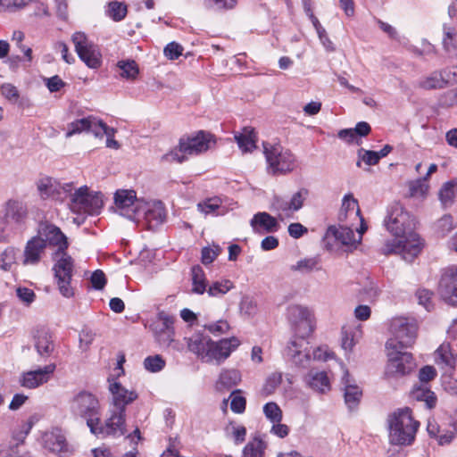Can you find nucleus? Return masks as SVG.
Segmentation results:
<instances>
[{"mask_svg":"<svg viewBox=\"0 0 457 457\" xmlns=\"http://www.w3.org/2000/svg\"><path fill=\"white\" fill-rule=\"evenodd\" d=\"M441 298L450 305L457 306V266L452 265L443 270L438 284Z\"/></svg>","mask_w":457,"mask_h":457,"instance_id":"obj_14","label":"nucleus"},{"mask_svg":"<svg viewBox=\"0 0 457 457\" xmlns=\"http://www.w3.org/2000/svg\"><path fill=\"white\" fill-rule=\"evenodd\" d=\"M240 390H236L229 395V398L231 399L230 409L236 413H242L245 410L246 400L244 396L240 395Z\"/></svg>","mask_w":457,"mask_h":457,"instance_id":"obj_51","label":"nucleus"},{"mask_svg":"<svg viewBox=\"0 0 457 457\" xmlns=\"http://www.w3.org/2000/svg\"><path fill=\"white\" fill-rule=\"evenodd\" d=\"M308 345L309 343L305 337H299L289 343L287 354L296 366L303 368L309 366L312 356Z\"/></svg>","mask_w":457,"mask_h":457,"instance_id":"obj_18","label":"nucleus"},{"mask_svg":"<svg viewBox=\"0 0 457 457\" xmlns=\"http://www.w3.org/2000/svg\"><path fill=\"white\" fill-rule=\"evenodd\" d=\"M108 16L114 21H122L128 12L127 5L123 3L113 1L109 3L106 11Z\"/></svg>","mask_w":457,"mask_h":457,"instance_id":"obj_43","label":"nucleus"},{"mask_svg":"<svg viewBox=\"0 0 457 457\" xmlns=\"http://www.w3.org/2000/svg\"><path fill=\"white\" fill-rule=\"evenodd\" d=\"M159 319L162 321V327L156 334L157 340L163 346H170L174 341L173 319L166 314L160 313Z\"/></svg>","mask_w":457,"mask_h":457,"instance_id":"obj_27","label":"nucleus"},{"mask_svg":"<svg viewBox=\"0 0 457 457\" xmlns=\"http://www.w3.org/2000/svg\"><path fill=\"white\" fill-rule=\"evenodd\" d=\"M455 189H457V178L445 182L438 192L441 204L445 207L451 206L455 197Z\"/></svg>","mask_w":457,"mask_h":457,"instance_id":"obj_37","label":"nucleus"},{"mask_svg":"<svg viewBox=\"0 0 457 457\" xmlns=\"http://www.w3.org/2000/svg\"><path fill=\"white\" fill-rule=\"evenodd\" d=\"M437 228L443 236L450 233L454 228L453 217L451 215L442 217L437 222Z\"/></svg>","mask_w":457,"mask_h":457,"instance_id":"obj_64","label":"nucleus"},{"mask_svg":"<svg viewBox=\"0 0 457 457\" xmlns=\"http://www.w3.org/2000/svg\"><path fill=\"white\" fill-rule=\"evenodd\" d=\"M114 202L118 208L126 209L131 206H137V203H142L137 199V194L134 190L120 189L114 195Z\"/></svg>","mask_w":457,"mask_h":457,"instance_id":"obj_35","label":"nucleus"},{"mask_svg":"<svg viewBox=\"0 0 457 457\" xmlns=\"http://www.w3.org/2000/svg\"><path fill=\"white\" fill-rule=\"evenodd\" d=\"M1 93L7 100H9L12 103H17L19 100V90L12 84H4L1 87Z\"/></svg>","mask_w":457,"mask_h":457,"instance_id":"obj_58","label":"nucleus"},{"mask_svg":"<svg viewBox=\"0 0 457 457\" xmlns=\"http://www.w3.org/2000/svg\"><path fill=\"white\" fill-rule=\"evenodd\" d=\"M436 359L450 368H454L456 358L449 344H442L436 351Z\"/></svg>","mask_w":457,"mask_h":457,"instance_id":"obj_40","label":"nucleus"},{"mask_svg":"<svg viewBox=\"0 0 457 457\" xmlns=\"http://www.w3.org/2000/svg\"><path fill=\"white\" fill-rule=\"evenodd\" d=\"M112 394V404L109 417L105 420L107 435L120 436L126 434V406L137 399L138 395L134 390H129L119 382L109 385Z\"/></svg>","mask_w":457,"mask_h":457,"instance_id":"obj_2","label":"nucleus"},{"mask_svg":"<svg viewBox=\"0 0 457 457\" xmlns=\"http://www.w3.org/2000/svg\"><path fill=\"white\" fill-rule=\"evenodd\" d=\"M263 412L270 422H280L282 420V411L279 406L273 402L268 403L263 406Z\"/></svg>","mask_w":457,"mask_h":457,"instance_id":"obj_49","label":"nucleus"},{"mask_svg":"<svg viewBox=\"0 0 457 457\" xmlns=\"http://www.w3.org/2000/svg\"><path fill=\"white\" fill-rule=\"evenodd\" d=\"M33 421L29 420L28 422L21 425V429L16 431L12 435V443L13 445L18 448L20 445L24 443L25 438L29 435L30 429L32 428Z\"/></svg>","mask_w":457,"mask_h":457,"instance_id":"obj_53","label":"nucleus"},{"mask_svg":"<svg viewBox=\"0 0 457 457\" xmlns=\"http://www.w3.org/2000/svg\"><path fill=\"white\" fill-rule=\"evenodd\" d=\"M54 370L55 365L48 364L44 368L24 372L21 378V384L26 388H36L46 383L50 378V375H52Z\"/></svg>","mask_w":457,"mask_h":457,"instance_id":"obj_21","label":"nucleus"},{"mask_svg":"<svg viewBox=\"0 0 457 457\" xmlns=\"http://www.w3.org/2000/svg\"><path fill=\"white\" fill-rule=\"evenodd\" d=\"M349 212H352L356 216H360L361 213L358 201L355 198H353L352 195H346L344 196L342 203V210L339 214V220H343V216L344 218H346L347 213Z\"/></svg>","mask_w":457,"mask_h":457,"instance_id":"obj_42","label":"nucleus"},{"mask_svg":"<svg viewBox=\"0 0 457 457\" xmlns=\"http://www.w3.org/2000/svg\"><path fill=\"white\" fill-rule=\"evenodd\" d=\"M5 219L16 223L21 222L27 216V208L20 201L10 200L5 205Z\"/></svg>","mask_w":457,"mask_h":457,"instance_id":"obj_32","label":"nucleus"},{"mask_svg":"<svg viewBox=\"0 0 457 457\" xmlns=\"http://www.w3.org/2000/svg\"><path fill=\"white\" fill-rule=\"evenodd\" d=\"M326 237H333L345 245H353L356 243L353 230L347 226H340L339 228L330 226L327 230Z\"/></svg>","mask_w":457,"mask_h":457,"instance_id":"obj_30","label":"nucleus"},{"mask_svg":"<svg viewBox=\"0 0 457 457\" xmlns=\"http://www.w3.org/2000/svg\"><path fill=\"white\" fill-rule=\"evenodd\" d=\"M263 152L268 169L273 175L287 174L296 166V157L289 150L279 144L263 143Z\"/></svg>","mask_w":457,"mask_h":457,"instance_id":"obj_6","label":"nucleus"},{"mask_svg":"<svg viewBox=\"0 0 457 457\" xmlns=\"http://www.w3.org/2000/svg\"><path fill=\"white\" fill-rule=\"evenodd\" d=\"M384 223L395 238L385 243L383 253H399L405 261L412 262L421 250V242L419 236L412 232L415 223L410 213L395 203L389 207Z\"/></svg>","mask_w":457,"mask_h":457,"instance_id":"obj_1","label":"nucleus"},{"mask_svg":"<svg viewBox=\"0 0 457 457\" xmlns=\"http://www.w3.org/2000/svg\"><path fill=\"white\" fill-rule=\"evenodd\" d=\"M35 347L41 356H49L54 350L52 336L48 329L42 328L37 330L35 336Z\"/></svg>","mask_w":457,"mask_h":457,"instance_id":"obj_26","label":"nucleus"},{"mask_svg":"<svg viewBox=\"0 0 457 457\" xmlns=\"http://www.w3.org/2000/svg\"><path fill=\"white\" fill-rule=\"evenodd\" d=\"M379 161V156L377 152L365 150L363 148L358 150V162L356 163L358 167H361V162L371 166L378 164Z\"/></svg>","mask_w":457,"mask_h":457,"instance_id":"obj_48","label":"nucleus"},{"mask_svg":"<svg viewBox=\"0 0 457 457\" xmlns=\"http://www.w3.org/2000/svg\"><path fill=\"white\" fill-rule=\"evenodd\" d=\"M433 293L428 289H419L416 292V296L418 298L419 303L427 311H430L432 308L431 296Z\"/></svg>","mask_w":457,"mask_h":457,"instance_id":"obj_62","label":"nucleus"},{"mask_svg":"<svg viewBox=\"0 0 457 457\" xmlns=\"http://www.w3.org/2000/svg\"><path fill=\"white\" fill-rule=\"evenodd\" d=\"M69 206L75 213L98 214L104 205L101 193L89 194L87 187L84 186L75 192L69 193Z\"/></svg>","mask_w":457,"mask_h":457,"instance_id":"obj_9","label":"nucleus"},{"mask_svg":"<svg viewBox=\"0 0 457 457\" xmlns=\"http://www.w3.org/2000/svg\"><path fill=\"white\" fill-rule=\"evenodd\" d=\"M117 67L121 71L120 75L127 79H136L139 72L138 66L134 60L119 61Z\"/></svg>","mask_w":457,"mask_h":457,"instance_id":"obj_39","label":"nucleus"},{"mask_svg":"<svg viewBox=\"0 0 457 457\" xmlns=\"http://www.w3.org/2000/svg\"><path fill=\"white\" fill-rule=\"evenodd\" d=\"M43 238L46 247L47 245L56 246L57 250L62 253V251L67 250L69 246L67 237L62 232L60 228L48 221H42L37 228V235Z\"/></svg>","mask_w":457,"mask_h":457,"instance_id":"obj_15","label":"nucleus"},{"mask_svg":"<svg viewBox=\"0 0 457 457\" xmlns=\"http://www.w3.org/2000/svg\"><path fill=\"white\" fill-rule=\"evenodd\" d=\"M238 147L243 153L252 152L256 147V136L253 129L245 127L242 132L235 135Z\"/></svg>","mask_w":457,"mask_h":457,"instance_id":"obj_31","label":"nucleus"},{"mask_svg":"<svg viewBox=\"0 0 457 457\" xmlns=\"http://www.w3.org/2000/svg\"><path fill=\"white\" fill-rule=\"evenodd\" d=\"M241 381V374L237 370H223L216 382V389L223 392L229 390Z\"/></svg>","mask_w":457,"mask_h":457,"instance_id":"obj_29","label":"nucleus"},{"mask_svg":"<svg viewBox=\"0 0 457 457\" xmlns=\"http://www.w3.org/2000/svg\"><path fill=\"white\" fill-rule=\"evenodd\" d=\"M234 287L233 282L229 279H222L213 282L206 290L208 295L212 297H220Z\"/></svg>","mask_w":457,"mask_h":457,"instance_id":"obj_41","label":"nucleus"},{"mask_svg":"<svg viewBox=\"0 0 457 457\" xmlns=\"http://www.w3.org/2000/svg\"><path fill=\"white\" fill-rule=\"evenodd\" d=\"M135 220L142 221L149 229H154L165 220V210L162 202L137 203L134 209Z\"/></svg>","mask_w":457,"mask_h":457,"instance_id":"obj_11","label":"nucleus"},{"mask_svg":"<svg viewBox=\"0 0 457 457\" xmlns=\"http://www.w3.org/2000/svg\"><path fill=\"white\" fill-rule=\"evenodd\" d=\"M204 328L214 336H219L228 331L229 325L226 320H220L215 323L205 325Z\"/></svg>","mask_w":457,"mask_h":457,"instance_id":"obj_59","label":"nucleus"},{"mask_svg":"<svg viewBox=\"0 0 457 457\" xmlns=\"http://www.w3.org/2000/svg\"><path fill=\"white\" fill-rule=\"evenodd\" d=\"M183 47L176 42L169 43L164 48V55L170 60H176L182 55Z\"/></svg>","mask_w":457,"mask_h":457,"instance_id":"obj_60","label":"nucleus"},{"mask_svg":"<svg viewBox=\"0 0 457 457\" xmlns=\"http://www.w3.org/2000/svg\"><path fill=\"white\" fill-rule=\"evenodd\" d=\"M192 292L203 295L207 290L205 273L200 265H195L191 269Z\"/></svg>","mask_w":457,"mask_h":457,"instance_id":"obj_36","label":"nucleus"},{"mask_svg":"<svg viewBox=\"0 0 457 457\" xmlns=\"http://www.w3.org/2000/svg\"><path fill=\"white\" fill-rule=\"evenodd\" d=\"M69 407L75 417L87 420V425L92 434L98 436H108L105 422L101 423V405L96 395L87 390H81L71 397Z\"/></svg>","mask_w":457,"mask_h":457,"instance_id":"obj_3","label":"nucleus"},{"mask_svg":"<svg viewBox=\"0 0 457 457\" xmlns=\"http://www.w3.org/2000/svg\"><path fill=\"white\" fill-rule=\"evenodd\" d=\"M214 143L211 133L200 130L194 137H182L178 147L166 154L162 158L168 162H183L187 155L198 154L207 151Z\"/></svg>","mask_w":457,"mask_h":457,"instance_id":"obj_5","label":"nucleus"},{"mask_svg":"<svg viewBox=\"0 0 457 457\" xmlns=\"http://www.w3.org/2000/svg\"><path fill=\"white\" fill-rule=\"evenodd\" d=\"M72 42L76 53L81 61L91 69H97L102 63V55L98 47L89 41L83 32H75L72 35Z\"/></svg>","mask_w":457,"mask_h":457,"instance_id":"obj_12","label":"nucleus"},{"mask_svg":"<svg viewBox=\"0 0 457 457\" xmlns=\"http://www.w3.org/2000/svg\"><path fill=\"white\" fill-rule=\"evenodd\" d=\"M45 447L60 455L68 453L66 439L59 431H53L45 435Z\"/></svg>","mask_w":457,"mask_h":457,"instance_id":"obj_25","label":"nucleus"},{"mask_svg":"<svg viewBox=\"0 0 457 457\" xmlns=\"http://www.w3.org/2000/svg\"><path fill=\"white\" fill-rule=\"evenodd\" d=\"M37 190L43 198L53 197L63 201L73 189L72 184L61 185L52 178L46 177L38 180Z\"/></svg>","mask_w":457,"mask_h":457,"instance_id":"obj_17","label":"nucleus"},{"mask_svg":"<svg viewBox=\"0 0 457 457\" xmlns=\"http://www.w3.org/2000/svg\"><path fill=\"white\" fill-rule=\"evenodd\" d=\"M221 207V201L218 197L209 198L197 204V209L205 215L218 214V210Z\"/></svg>","mask_w":457,"mask_h":457,"instance_id":"obj_44","label":"nucleus"},{"mask_svg":"<svg viewBox=\"0 0 457 457\" xmlns=\"http://www.w3.org/2000/svg\"><path fill=\"white\" fill-rule=\"evenodd\" d=\"M239 345V339L235 337L221 339L219 342H212L211 340L205 354V356H207L205 361L211 362L216 361L217 363L220 364L221 361H225Z\"/></svg>","mask_w":457,"mask_h":457,"instance_id":"obj_16","label":"nucleus"},{"mask_svg":"<svg viewBox=\"0 0 457 457\" xmlns=\"http://www.w3.org/2000/svg\"><path fill=\"white\" fill-rule=\"evenodd\" d=\"M287 318L295 326L299 337H306L313 331V314L307 307L290 305L287 308Z\"/></svg>","mask_w":457,"mask_h":457,"instance_id":"obj_13","label":"nucleus"},{"mask_svg":"<svg viewBox=\"0 0 457 457\" xmlns=\"http://www.w3.org/2000/svg\"><path fill=\"white\" fill-rule=\"evenodd\" d=\"M447 79L443 71H434L429 76L419 81V87L426 90L441 89L446 87Z\"/></svg>","mask_w":457,"mask_h":457,"instance_id":"obj_34","label":"nucleus"},{"mask_svg":"<svg viewBox=\"0 0 457 457\" xmlns=\"http://www.w3.org/2000/svg\"><path fill=\"white\" fill-rule=\"evenodd\" d=\"M304 382L312 389L325 393L330 389L329 379L325 371L311 370L304 377Z\"/></svg>","mask_w":457,"mask_h":457,"instance_id":"obj_24","label":"nucleus"},{"mask_svg":"<svg viewBox=\"0 0 457 457\" xmlns=\"http://www.w3.org/2000/svg\"><path fill=\"white\" fill-rule=\"evenodd\" d=\"M46 247L40 236H34L25 245L23 250V265H37L45 253Z\"/></svg>","mask_w":457,"mask_h":457,"instance_id":"obj_20","label":"nucleus"},{"mask_svg":"<svg viewBox=\"0 0 457 457\" xmlns=\"http://www.w3.org/2000/svg\"><path fill=\"white\" fill-rule=\"evenodd\" d=\"M250 225L253 230L260 235L277 232L279 228V224L276 218L265 212L254 214L250 221Z\"/></svg>","mask_w":457,"mask_h":457,"instance_id":"obj_22","label":"nucleus"},{"mask_svg":"<svg viewBox=\"0 0 457 457\" xmlns=\"http://www.w3.org/2000/svg\"><path fill=\"white\" fill-rule=\"evenodd\" d=\"M442 46L450 57L457 58V30L454 27L444 24Z\"/></svg>","mask_w":457,"mask_h":457,"instance_id":"obj_28","label":"nucleus"},{"mask_svg":"<svg viewBox=\"0 0 457 457\" xmlns=\"http://www.w3.org/2000/svg\"><path fill=\"white\" fill-rule=\"evenodd\" d=\"M414 397L419 401H424L428 408L432 409L436 406V396L434 392L429 389L418 388L413 393Z\"/></svg>","mask_w":457,"mask_h":457,"instance_id":"obj_50","label":"nucleus"},{"mask_svg":"<svg viewBox=\"0 0 457 457\" xmlns=\"http://www.w3.org/2000/svg\"><path fill=\"white\" fill-rule=\"evenodd\" d=\"M165 366V361L160 355L148 356L144 361V367L151 372H158Z\"/></svg>","mask_w":457,"mask_h":457,"instance_id":"obj_52","label":"nucleus"},{"mask_svg":"<svg viewBox=\"0 0 457 457\" xmlns=\"http://www.w3.org/2000/svg\"><path fill=\"white\" fill-rule=\"evenodd\" d=\"M387 353V364L385 375L387 378H399L411 373L416 367L413 356L411 353L403 352L397 348L394 340H388L386 344Z\"/></svg>","mask_w":457,"mask_h":457,"instance_id":"obj_7","label":"nucleus"},{"mask_svg":"<svg viewBox=\"0 0 457 457\" xmlns=\"http://www.w3.org/2000/svg\"><path fill=\"white\" fill-rule=\"evenodd\" d=\"M210 342V339L207 340L199 336H195L189 338L187 347L189 351L197 354L199 357L202 358L203 361H205V360L207 359V356H205V354L207 349L209 348Z\"/></svg>","mask_w":457,"mask_h":457,"instance_id":"obj_38","label":"nucleus"},{"mask_svg":"<svg viewBox=\"0 0 457 457\" xmlns=\"http://www.w3.org/2000/svg\"><path fill=\"white\" fill-rule=\"evenodd\" d=\"M390 330L395 336L393 339L397 348H407L413 345L418 334V324L415 320L397 317L391 320Z\"/></svg>","mask_w":457,"mask_h":457,"instance_id":"obj_10","label":"nucleus"},{"mask_svg":"<svg viewBox=\"0 0 457 457\" xmlns=\"http://www.w3.org/2000/svg\"><path fill=\"white\" fill-rule=\"evenodd\" d=\"M91 286L96 290H102L106 285V277L103 270H95L90 277Z\"/></svg>","mask_w":457,"mask_h":457,"instance_id":"obj_57","label":"nucleus"},{"mask_svg":"<svg viewBox=\"0 0 457 457\" xmlns=\"http://www.w3.org/2000/svg\"><path fill=\"white\" fill-rule=\"evenodd\" d=\"M318 264L319 262L316 258H305L298 261L296 264L291 267V270L301 273H309L313 270H318Z\"/></svg>","mask_w":457,"mask_h":457,"instance_id":"obj_47","label":"nucleus"},{"mask_svg":"<svg viewBox=\"0 0 457 457\" xmlns=\"http://www.w3.org/2000/svg\"><path fill=\"white\" fill-rule=\"evenodd\" d=\"M227 430L231 431V435L236 445H239L245 440L246 428L245 426L230 423V427H228Z\"/></svg>","mask_w":457,"mask_h":457,"instance_id":"obj_56","label":"nucleus"},{"mask_svg":"<svg viewBox=\"0 0 457 457\" xmlns=\"http://www.w3.org/2000/svg\"><path fill=\"white\" fill-rule=\"evenodd\" d=\"M90 118L91 116L76 120L71 122L68 125V131L66 133V137H70L74 134H79L83 131H88V128L90 127Z\"/></svg>","mask_w":457,"mask_h":457,"instance_id":"obj_46","label":"nucleus"},{"mask_svg":"<svg viewBox=\"0 0 457 457\" xmlns=\"http://www.w3.org/2000/svg\"><path fill=\"white\" fill-rule=\"evenodd\" d=\"M437 375L436 370L430 365L422 367L419 371V379L421 383H428Z\"/></svg>","mask_w":457,"mask_h":457,"instance_id":"obj_63","label":"nucleus"},{"mask_svg":"<svg viewBox=\"0 0 457 457\" xmlns=\"http://www.w3.org/2000/svg\"><path fill=\"white\" fill-rule=\"evenodd\" d=\"M16 248L9 246L0 253V269L4 271H9L12 265L15 262Z\"/></svg>","mask_w":457,"mask_h":457,"instance_id":"obj_45","label":"nucleus"},{"mask_svg":"<svg viewBox=\"0 0 457 457\" xmlns=\"http://www.w3.org/2000/svg\"><path fill=\"white\" fill-rule=\"evenodd\" d=\"M221 248L219 245H215L213 248L204 247L202 249L201 261L204 265L212 263L220 253Z\"/></svg>","mask_w":457,"mask_h":457,"instance_id":"obj_55","label":"nucleus"},{"mask_svg":"<svg viewBox=\"0 0 457 457\" xmlns=\"http://www.w3.org/2000/svg\"><path fill=\"white\" fill-rule=\"evenodd\" d=\"M344 375L341 379V384L344 391L345 403L350 411L355 410L361 399L362 391L355 381L351 378L348 370L342 366Z\"/></svg>","mask_w":457,"mask_h":457,"instance_id":"obj_19","label":"nucleus"},{"mask_svg":"<svg viewBox=\"0 0 457 457\" xmlns=\"http://www.w3.org/2000/svg\"><path fill=\"white\" fill-rule=\"evenodd\" d=\"M428 189V185L425 179H420L412 181L409 185L410 195L412 197L423 196Z\"/></svg>","mask_w":457,"mask_h":457,"instance_id":"obj_54","label":"nucleus"},{"mask_svg":"<svg viewBox=\"0 0 457 457\" xmlns=\"http://www.w3.org/2000/svg\"><path fill=\"white\" fill-rule=\"evenodd\" d=\"M54 264L53 270L57 281L60 293L64 297H71L73 295V288L71 287V281L74 271V260L65 251L54 252L53 254Z\"/></svg>","mask_w":457,"mask_h":457,"instance_id":"obj_8","label":"nucleus"},{"mask_svg":"<svg viewBox=\"0 0 457 457\" xmlns=\"http://www.w3.org/2000/svg\"><path fill=\"white\" fill-rule=\"evenodd\" d=\"M209 7L216 10H231L236 7L237 0H206Z\"/></svg>","mask_w":457,"mask_h":457,"instance_id":"obj_61","label":"nucleus"},{"mask_svg":"<svg viewBox=\"0 0 457 457\" xmlns=\"http://www.w3.org/2000/svg\"><path fill=\"white\" fill-rule=\"evenodd\" d=\"M267 444L259 435L254 436L244 447L242 457H264Z\"/></svg>","mask_w":457,"mask_h":457,"instance_id":"obj_33","label":"nucleus"},{"mask_svg":"<svg viewBox=\"0 0 457 457\" xmlns=\"http://www.w3.org/2000/svg\"><path fill=\"white\" fill-rule=\"evenodd\" d=\"M389 442L395 445H410L416 436L420 422L408 407L398 409L388 417Z\"/></svg>","mask_w":457,"mask_h":457,"instance_id":"obj_4","label":"nucleus"},{"mask_svg":"<svg viewBox=\"0 0 457 457\" xmlns=\"http://www.w3.org/2000/svg\"><path fill=\"white\" fill-rule=\"evenodd\" d=\"M308 195L309 190L307 188L302 187L292 195L290 201H285L282 198L276 197L274 200V204L278 210L283 212H296L303 207V202Z\"/></svg>","mask_w":457,"mask_h":457,"instance_id":"obj_23","label":"nucleus"}]
</instances>
